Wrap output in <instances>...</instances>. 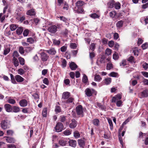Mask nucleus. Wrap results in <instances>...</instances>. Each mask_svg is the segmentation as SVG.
I'll return each mask as SVG.
<instances>
[{
    "label": "nucleus",
    "instance_id": "69168bd1",
    "mask_svg": "<svg viewBox=\"0 0 148 148\" xmlns=\"http://www.w3.org/2000/svg\"><path fill=\"white\" fill-rule=\"evenodd\" d=\"M117 74V73L114 72H112L109 74V75L111 77H116Z\"/></svg>",
    "mask_w": 148,
    "mask_h": 148
},
{
    "label": "nucleus",
    "instance_id": "09e8293b",
    "mask_svg": "<svg viewBox=\"0 0 148 148\" xmlns=\"http://www.w3.org/2000/svg\"><path fill=\"white\" fill-rule=\"evenodd\" d=\"M119 58L118 54L116 52H115L113 55V58L114 60H117Z\"/></svg>",
    "mask_w": 148,
    "mask_h": 148
},
{
    "label": "nucleus",
    "instance_id": "bf43d9fd",
    "mask_svg": "<svg viewBox=\"0 0 148 148\" xmlns=\"http://www.w3.org/2000/svg\"><path fill=\"white\" fill-rule=\"evenodd\" d=\"M33 97L35 100H37L39 99V96L36 93H35L32 95Z\"/></svg>",
    "mask_w": 148,
    "mask_h": 148
},
{
    "label": "nucleus",
    "instance_id": "6e6d98bb",
    "mask_svg": "<svg viewBox=\"0 0 148 148\" xmlns=\"http://www.w3.org/2000/svg\"><path fill=\"white\" fill-rule=\"evenodd\" d=\"M58 18H59L61 21H62L65 23H66L67 21V19L63 16H60V17H58Z\"/></svg>",
    "mask_w": 148,
    "mask_h": 148
},
{
    "label": "nucleus",
    "instance_id": "7c9ffc66",
    "mask_svg": "<svg viewBox=\"0 0 148 148\" xmlns=\"http://www.w3.org/2000/svg\"><path fill=\"white\" fill-rule=\"evenodd\" d=\"M82 80L83 82L84 83H86L88 82V79L87 77L84 74H83V77Z\"/></svg>",
    "mask_w": 148,
    "mask_h": 148
},
{
    "label": "nucleus",
    "instance_id": "13d9d810",
    "mask_svg": "<svg viewBox=\"0 0 148 148\" xmlns=\"http://www.w3.org/2000/svg\"><path fill=\"white\" fill-rule=\"evenodd\" d=\"M112 68V64L110 62L108 63L107 64V69L108 70H110Z\"/></svg>",
    "mask_w": 148,
    "mask_h": 148
},
{
    "label": "nucleus",
    "instance_id": "9d476101",
    "mask_svg": "<svg viewBox=\"0 0 148 148\" xmlns=\"http://www.w3.org/2000/svg\"><path fill=\"white\" fill-rule=\"evenodd\" d=\"M46 51L49 54L53 55L55 54L56 51L54 48H51L48 50H46Z\"/></svg>",
    "mask_w": 148,
    "mask_h": 148
},
{
    "label": "nucleus",
    "instance_id": "0eeeda50",
    "mask_svg": "<svg viewBox=\"0 0 148 148\" xmlns=\"http://www.w3.org/2000/svg\"><path fill=\"white\" fill-rule=\"evenodd\" d=\"M121 98L122 95L121 94H117L112 97V102H116V101L120 100Z\"/></svg>",
    "mask_w": 148,
    "mask_h": 148
},
{
    "label": "nucleus",
    "instance_id": "6e6552de",
    "mask_svg": "<svg viewBox=\"0 0 148 148\" xmlns=\"http://www.w3.org/2000/svg\"><path fill=\"white\" fill-rule=\"evenodd\" d=\"M41 57L42 61L45 62L48 60L49 56L45 53L42 52L41 53Z\"/></svg>",
    "mask_w": 148,
    "mask_h": 148
},
{
    "label": "nucleus",
    "instance_id": "c03bdc74",
    "mask_svg": "<svg viewBox=\"0 0 148 148\" xmlns=\"http://www.w3.org/2000/svg\"><path fill=\"white\" fill-rule=\"evenodd\" d=\"M18 51L19 52L22 54H23L24 53V48L22 46H20L19 47Z\"/></svg>",
    "mask_w": 148,
    "mask_h": 148
},
{
    "label": "nucleus",
    "instance_id": "79ce46f5",
    "mask_svg": "<svg viewBox=\"0 0 148 148\" xmlns=\"http://www.w3.org/2000/svg\"><path fill=\"white\" fill-rule=\"evenodd\" d=\"M71 133V131L70 130H66L63 132V134L66 136L70 135Z\"/></svg>",
    "mask_w": 148,
    "mask_h": 148
},
{
    "label": "nucleus",
    "instance_id": "c756f323",
    "mask_svg": "<svg viewBox=\"0 0 148 148\" xmlns=\"http://www.w3.org/2000/svg\"><path fill=\"white\" fill-rule=\"evenodd\" d=\"M107 120L110 127V129L111 130H112L113 129V125L112 121V120L109 118H108L107 119Z\"/></svg>",
    "mask_w": 148,
    "mask_h": 148
},
{
    "label": "nucleus",
    "instance_id": "a18cd8bd",
    "mask_svg": "<svg viewBox=\"0 0 148 148\" xmlns=\"http://www.w3.org/2000/svg\"><path fill=\"white\" fill-rule=\"evenodd\" d=\"M133 52L135 56H138V55L139 51L137 48H135L133 51Z\"/></svg>",
    "mask_w": 148,
    "mask_h": 148
},
{
    "label": "nucleus",
    "instance_id": "9b49d317",
    "mask_svg": "<svg viewBox=\"0 0 148 148\" xmlns=\"http://www.w3.org/2000/svg\"><path fill=\"white\" fill-rule=\"evenodd\" d=\"M20 106L22 107H25L27 105V101L25 99H22L19 102Z\"/></svg>",
    "mask_w": 148,
    "mask_h": 148
},
{
    "label": "nucleus",
    "instance_id": "a878e982",
    "mask_svg": "<svg viewBox=\"0 0 148 148\" xmlns=\"http://www.w3.org/2000/svg\"><path fill=\"white\" fill-rule=\"evenodd\" d=\"M18 26L16 24H12L10 25V27L11 31H13L15 30L17 27Z\"/></svg>",
    "mask_w": 148,
    "mask_h": 148
},
{
    "label": "nucleus",
    "instance_id": "6ab92c4d",
    "mask_svg": "<svg viewBox=\"0 0 148 148\" xmlns=\"http://www.w3.org/2000/svg\"><path fill=\"white\" fill-rule=\"evenodd\" d=\"M141 94L142 97H147L148 96V90H145L142 92Z\"/></svg>",
    "mask_w": 148,
    "mask_h": 148
},
{
    "label": "nucleus",
    "instance_id": "423d86ee",
    "mask_svg": "<svg viewBox=\"0 0 148 148\" xmlns=\"http://www.w3.org/2000/svg\"><path fill=\"white\" fill-rule=\"evenodd\" d=\"M95 92V90L92 89L87 88L85 90L86 94L88 97L91 96L92 94Z\"/></svg>",
    "mask_w": 148,
    "mask_h": 148
},
{
    "label": "nucleus",
    "instance_id": "4c0bfd02",
    "mask_svg": "<svg viewBox=\"0 0 148 148\" xmlns=\"http://www.w3.org/2000/svg\"><path fill=\"white\" fill-rule=\"evenodd\" d=\"M18 60L21 64L22 65L24 64L25 61L24 58L20 57L18 58Z\"/></svg>",
    "mask_w": 148,
    "mask_h": 148
},
{
    "label": "nucleus",
    "instance_id": "c85d7f7f",
    "mask_svg": "<svg viewBox=\"0 0 148 148\" xmlns=\"http://www.w3.org/2000/svg\"><path fill=\"white\" fill-rule=\"evenodd\" d=\"M108 7L110 8H113L114 5V1H112L108 3Z\"/></svg>",
    "mask_w": 148,
    "mask_h": 148
},
{
    "label": "nucleus",
    "instance_id": "f704fd0d",
    "mask_svg": "<svg viewBox=\"0 0 148 148\" xmlns=\"http://www.w3.org/2000/svg\"><path fill=\"white\" fill-rule=\"evenodd\" d=\"M23 30V29L22 27H18L16 30V33L20 35L22 33Z\"/></svg>",
    "mask_w": 148,
    "mask_h": 148
},
{
    "label": "nucleus",
    "instance_id": "0e129e2a",
    "mask_svg": "<svg viewBox=\"0 0 148 148\" xmlns=\"http://www.w3.org/2000/svg\"><path fill=\"white\" fill-rule=\"evenodd\" d=\"M14 132L12 130H9L7 131V133L8 135L11 136L12 135Z\"/></svg>",
    "mask_w": 148,
    "mask_h": 148
},
{
    "label": "nucleus",
    "instance_id": "4be33fe9",
    "mask_svg": "<svg viewBox=\"0 0 148 148\" xmlns=\"http://www.w3.org/2000/svg\"><path fill=\"white\" fill-rule=\"evenodd\" d=\"M112 81L111 79L110 78H105L104 80V83L106 85L110 84Z\"/></svg>",
    "mask_w": 148,
    "mask_h": 148
},
{
    "label": "nucleus",
    "instance_id": "de8ad7c7",
    "mask_svg": "<svg viewBox=\"0 0 148 148\" xmlns=\"http://www.w3.org/2000/svg\"><path fill=\"white\" fill-rule=\"evenodd\" d=\"M128 60L132 63H135V62L134 60V57L132 56H130L129 58H128Z\"/></svg>",
    "mask_w": 148,
    "mask_h": 148
},
{
    "label": "nucleus",
    "instance_id": "37998d69",
    "mask_svg": "<svg viewBox=\"0 0 148 148\" xmlns=\"http://www.w3.org/2000/svg\"><path fill=\"white\" fill-rule=\"evenodd\" d=\"M116 14V13L115 11H112L110 13V16L112 18L114 17Z\"/></svg>",
    "mask_w": 148,
    "mask_h": 148
},
{
    "label": "nucleus",
    "instance_id": "f8f14e48",
    "mask_svg": "<svg viewBox=\"0 0 148 148\" xmlns=\"http://www.w3.org/2000/svg\"><path fill=\"white\" fill-rule=\"evenodd\" d=\"M78 142L79 145L80 147L84 148L85 146V143L84 141V139H78Z\"/></svg>",
    "mask_w": 148,
    "mask_h": 148
},
{
    "label": "nucleus",
    "instance_id": "ea45409f",
    "mask_svg": "<svg viewBox=\"0 0 148 148\" xmlns=\"http://www.w3.org/2000/svg\"><path fill=\"white\" fill-rule=\"evenodd\" d=\"M42 115L43 117H46L47 115V109L44 108L43 109L42 111Z\"/></svg>",
    "mask_w": 148,
    "mask_h": 148
},
{
    "label": "nucleus",
    "instance_id": "2eb2a0df",
    "mask_svg": "<svg viewBox=\"0 0 148 148\" xmlns=\"http://www.w3.org/2000/svg\"><path fill=\"white\" fill-rule=\"evenodd\" d=\"M4 138L6 140L7 142L9 143H13L15 141L14 139L11 137H5Z\"/></svg>",
    "mask_w": 148,
    "mask_h": 148
},
{
    "label": "nucleus",
    "instance_id": "bb28decb",
    "mask_svg": "<svg viewBox=\"0 0 148 148\" xmlns=\"http://www.w3.org/2000/svg\"><path fill=\"white\" fill-rule=\"evenodd\" d=\"M89 16L91 17L94 19L99 18L100 16L99 15L97 14L96 13L91 14Z\"/></svg>",
    "mask_w": 148,
    "mask_h": 148
},
{
    "label": "nucleus",
    "instance_id": "2f4dec72",
    "mask_svg": "<svg viewBox=\"0 0 148 148\" xmlns=\"http://www.w3.org/2000/svg\"><path fill=\"white\" fill-rule=\"evenodd\" d=\"M93 123L94 125L96 126H98L99 124V120L97 119H95L93 120Z\"/></svg>",
    "mask_w": 148,
    "mask_h": 148
},
{
    "label": "nucleus",
    "instance_id": "338daca9",
    "mask_svg": "<svg viewBox=\"0 0 148 148\" xmlns=\"http://www.w3.org/2000/svg\"><path fill=\"white\" fill-rule=\"evenodd\" d=\"M114 42L113 41L111 40L109 42L108 45L110 47H112L114 45Z\"/></svg>",
    "mask_w": 148,
    "mask_h": 148
},
{
    "label": "nucleus",
    "instance_id": "8fccbe9b",
    "mask_svg": "<svg viewBox=\"0 0 148 148\" xmlns=\"http://www.w3.org/2000/svg\"><path fill=\"white\" fill-rule=\"evenodd\" d=\"M11 78L12 82L14 84H16V82L15 81V78H14L13 75L12 74L10 75Z\"/></svg>",
    "mask_w": 148,
    "mask_h": 148
},
{
    "label": "nucleus",
    "instance_id": "f3484780",
    "mask_svg": "<svg viewBox=\"0 0 148 148\" xmlns=\"http://www.w3.org/2000/svg\"><path fill=\"white\" fill-rule=\"evenodd\" d=\"M120 65L122 67L126 68L128 66V64L126 63V61L125 60H123L122 62L120 63Z\"/></svg>",
    "mask_w": 148,
    "mask_h": 148
},
{
    "label": "nucleus",
    "instance_id": "20e7f679",
    "mask_svg": "<svg viewBox=\"0 0 148 148\" xmlns=\"http://www.w3.org/2000/svg\"><path fill=\"white\" fill-rule=\"evenodd\" d=\"M63 128V125L62 123L60 122L58 123L56 125L55 129L57 132H59L62 131Z\"/></svg>",
    "mask_w": 148,
    "mask_h": 148
},
{
    "label": "nucleus",
    "instance_id": "58836bf2",
    "mask_svg": "<svg viewBox=\"0 0 148 148\" xmlns=\"http://www.w3.org/2000/svg\"><path fill=\"white\" fill-rule=\"evenodd\" d=\"M114 7L117 10L121 8V4L119 2L114 3Z\"/></svg>",
    "mask_w": 148,
    "mask_h": 148
},
{
    "label": "nucleus",
    "instance_id": "dca6fc26",
    "mask_svg": "<svg viewBox=\"0 0 148 148\" xmlns=\"http://www.w3.org/2000/svg\"><path fill=\"white\" fill-rule=\"evenodd\" d=\"M10 51V48L7 46H5L4 49L3 54L4 55L7 54Z\"/></svg>",
    "mask_w": 148,
    "mask_h": 148
},
{
    "label": "nucleus",
    "instance_id": "680f3d73",
    "mask_svg": "<svg viewBox=\"0 0 148 148\" xmlns=\"http://www.w3.org/2000/svg\"><path fill=\"white\" fill-rule=\"evenodd\" d=\"M80 136V134L77 131L75 132V138H78Z\"/></svg>",
    "mask_w": 148,
    "mask_h": 148
},
{
    "label": "nucleus",
    "instance_id": "72a5a7b5",
    "mask_svg": "<svg viewBox=\"0 0 148 148\" xmlns=\"http://www.w3.org/2000/svg\"><path fill=\"white\" fill-rule=\"evenodd\" d=\"M97 63L101 64L104 63H105V58H99L97 61Z\"/></svg>",
    "mask_w": 148,
    "mask_h": 148
},
{
    "label": "nucleus",
    "instance_id": "f257e3e1",
    "mask_svg": "<svg viewBox=\"0 0 148 148\" xmlns=\"http://www.w3.org/2000/svg\"><path fill=\"white\" fill-rule=\"evenodd\" d=\"M84 2L82 1L79 0L75 3L76 12L78 13H83L84 12V9L81 7L84 4Z\"/></svg>",
    "mask_w": 148,
    "mask_h": 148
},
{
    "label": "nucleus",
    "instance_id": "39448f33",
    "mask_svg": "<svg viewBox=\"0 0 148 148\" xmlns=\"http://www.w3.org/2000/svg\"><path fill=\"white\" fill-rule=\"evenodd\" d=\"M57 26L55 25H53L49 27L48 30L49 32L52 33H54L57 31Z\"/></svg>",
    "mask_w": 148,
    "mask_h": 148
},
{
    "label": "nucleus",
    "instance_id": "052dcab7",
    "mask_svg": "<svg viewBox=\"0 0 148 148\" xmlns=\"http://www.w3.org/2000/svg\"><path fill=\"white\" fill-rule=\"evenodd\" d=\"M29 33V31L28 29H26L23 32V36H27L28 35Z\"/></svg>",
    "mask_w": 148,
    "mask_h": 148
},
{
    "label": "nucleus",
    "instance_id": "5701e85b",
    "mask_svg": "<svg viewBox=\"0 0 148 148\" xmlns=\"http://www.w3.org/2000/svg\"><path fill=\"white\" fill-rule=\"evenodd\" d=\"M20 110V108L18 107L14 106L12 108V112H13L17 113L19 112Z\"/></svg>",
    "mask_w": 148,
    "mask_h": 148
},
{
    "label": "nucleus",
    "instance_id": "e2e57ef3",
    "mask_svg": "<svg viewBox=\"0 0 148 148\" xmlns=\"http://www.w3.org/2000/svg\"><path fill=\"white\" fill-rule=\"evenodd\" d=\"M19 56V54L17 51H14L13 53V58L18 57Z\"/></svg>",
    "mask_w": 148,
    "mask_h": 148
},
{
    "label": "nucleus",
    "instance_id": "cd10ccee",
    "mask_svg": "<svg viewBox=\"0 0 148 148\" xmlns=\"http://www.w3.org/2000/svg\"><path fill=\"white\" fill-rule=\"evenodd\" d=\"M27 41L30 44H31L34 43L35 42V40L33 38L30 37L27 38Z\"/></svg>",
    "mask_w": 148,
    "mask_h": 148
},
{
    "label": "nucleus",
    "instance_id": "4d7b16f0",
    "mask_svg": "<svg viewBox=\"0 0 148 148\" xmlns=\"http://www.w3.org/2000/svg\"><path fill=\"white\" fill-rule=\"evenodd\" d=\"M95 44L94 43H92L90 46V49L91 50L93 51L95 49Z\"/></svg>",
    "mask_w": 148,
    "mask_h": 148
},
{
    "label": "nucleus",
    "instance_id": "49530a36",
    "mask_svg": "<svg viewBox=\"0 0 148 148\" xmlns=\"http://www.w3.org/2000/svg\"><path fill=\"white\" fill-rule=\"evenodd\" d=\"M111 53L112 50L109 48L107 49L105 51L106 54L108 56L110 55Z\"/></svg>",
    "mask_w": 148,
    "mask_h": 148
},
{
    "label": "nucleus",
    "instance_id": "b1692460",
    "mask_svg": "<svg viewBox=\"0 0 148 148\" xmlns=\"http://www.w3.org/2000/svg\"><path fill=\"white\" fill-rule=\"evenodd\" d=\"M13 62L15 67H17L18 66L19 63L18 60L16 58H13Z\"/></svg>",
    "mask_w": 148,
    "mask_h": 148
},
{
    "label": "nucleus",
    "instance_id": "ddd939ff",
    "mask_svg": "<svg viewBox=\"0 0 148 148\" xmlns=\"http://www.w3.org/2000/svg\"><path fill=\"white\" fill-rule=\"evenodd\" d=\"M15 80L18 82H23L24 80V78L21 76L20 75H17L15 76Z\"/></svg>",
    "mask_w": 148,
    "mask_h": 148
},
{
    "label": "nucleus",
    "instance_id": "f03ea898",
    "mask_svg": "<svg viewBox=\"0 0 148 148\" xmlns=\"http://www.w3.org/2000/svg\"><path fill=\"white\" fill-rule=\"evenodd\" d=\"M1 128L4 130L10 127L9 122L7 120H3L1 123Z\"/></svg>",
    "mask_w": 148,
    "mask_h": 148
},
{
    "label": "nucleus",
    "instance_id": "412c9836",
    "mask_svg": "<svg viewBox=\"0 0 148 148\" xmlns=\"http://www.w3.org/2000/svg\"><path fill=\"white\" fill-rule=\"evenodd\" d=\"M102 79L100 76L97 74H96L95 76L94 80L96 82H100Z\"/></svg>",
    "mask_w": 148,
    "mask_h": 148
},
{
    "label": "nucleus",
    "instance_id": "3c124183",
    "mask_svg": "<svg viewBox=\"0 0 148 148\" xmlns=\"http://www.w3.org/2000/svg\"><path fill=\"white\" fill-rule=\"evenodd\" d=\"M141 47L143 49H147L148 47V43L146 42L143 44Z\"/></svg>",
    "mask_w": 148,
    "mask_h": 148
},
{
    "label": "nucleus",
    "instance_id": "e433bc0d",
    "mask_svg": "<svg viewBox=\"0 0 148 148\" xmlns=\"http://www.w3.org/2000/svg\"><path fill=\"white\" fill-rule=\"evenodd\" d=\"M140 21L143 23L145 25L148 24V18L146 17L143 20L142 19L140 20Z\"/></svg>",
    "mask_w": 148,
    "mask_h": 148
},
{
    "label": "nucleus",
    "instance_id": "864d4df0",
    "mask_svg": "<svg viewBox=\"0 0 148 148\" xmlns=\"http://www.w3.org/2000/svg\"><path fill=\"white\" fill-rule=\"evenodd\" d=\"M142 66L143 68L145 70H146L148 69V64L146 62H144Z\"/></svg>",
    "mask_w": 148,
    "mask_h": 148
},
{
    "label": "nucleus",
    "instance_id": "a211bd4d",
    "mask_svg": "<svg viewBox=\"0 0 148 148\" xmlns=\"http://www.w3.org/2000/svg\"><path fill=\"white\" fill-rule=\"evenodd\" d=\"M24 70L22 68L19 69L17 71L18 73L21 75H23L26 72L25 68L24 69Z\"/></svg>",
    "mask_w": 148,
    "mask_h": 148
},
{
    "label": "nucleus",
    "instance_id": "1a4fd4ad",
    "mask_svg": "<svg viewBox=\"0 0 148 148\" xmlns=\"http://www.w3.org/2000/svg\"><path fill=\"white\" fill-rule=\"evenodd\" d=\"M4 108L6 112H12V107L9 104H6L4 105Z\"/></svg>",
    "mask_w": 148,
    "mask_h": 148
},
{
    "label": "nucleus",
    "instance_id": "aec40b11",
    "mask_svg": "<svg viewBox=\"0 0 148 148\" xmlns=\"http://www.w3.org/2000/svg\"><path fill=\"white\" fill-rule=\"evenodd\" d=\"M26 14L30 16L34 15L35 14V12L34 9H31L28 11Z\"/></svg>",
    "mask_w": 148,
    "mask_h": 148
},
{
    "label": "nucleus",
    "instance_id": "5fc2aeb1",
    "mask_svg": "<svg viewBox=\"0 0 148 148\" xmlns=\"http://www.w3.org/2000/svg\"><path fill=\"white\" fill-rule=\"evenodd\" d=\"M8 101V103L12 104H14L16 103L15 101L12 99H9Z\"/></svg>",
    "mask_w": 148,
    "mask_h": 148
},
{
    "label": "nucleus",
    "instance_id": "4468645a",
    "mask_svg": "<svg viewBox=\"0 0 148 148\" xmlns=\"http://www.w3.org/2000/svg\"><path fill=\"white\" fill-rule=\"evenodd\" d=\"M70 96V93L68 92H64L62 94V99H68Z\"/></svg>",
    "mask_w": 148,
    "mask_h": 148
},
{
    "label": "nucleus",
    "instance_id": "a19ab883",
    "mask_svg": "<svg viewBox=\"0 0 148 148\" xmlns=\"http://www.w3.org/2000/svg\"><path fill=\"white\" fill-rule=\"evenodd\" d=\"M67 64V62L66 60L64 59L62 61L61 66L62 68H64L66 66Z\"/></svg>",
    "mask_w": 148,
    "mask_h": 148
},
{
    "label": "nucleus",
    "instance_id": "774afa93",
    "mask_svg": "<svg viewBox=\"0 0 148 148\" xmlns=\"http://www.w3.org/2000/svg\"><path fill=\"white\" fill-rule=\"evenodd\" d=\"M116 105L117 106L119 107L122 105V102L121 100L116 101Z\"/></svg>",
    "mask_w": 148,
    "mask_h": 148
},
{
    "label": "nucleus",
    "instance_id": "393cba45",
    "mask_svg": "<svg viewBox=\"0 0 148 148\" xmlns=\"http://www.w3.org/2000/svg\"><path fill=\"white\" fill-rule=\"evenodd\" d=\"M123 22L122 21H118L116 23V26L117 27L120 28L123 26Z\"/></svg>",
    "mask_w": 148,
    "mask_h": 148
},
{
    "label": "nucleus",
    "instance_id": "7ed1b4c3",
    "mask_svg": "<svg viewBox=\"0 0 148 148\" xmlns=\"http://www.w3.org/2000/svg\"><path fill=\"white\" fill-rule=\"evenodd\" d=\"M76 112L78 115H81L83 116V108L82 106L79 105L76 108Z\"/></svg>",
    "mask_w": 148,
    "mask_h": 148
},
{
    "label": "nucleus",
    "instance_id": "473e14b6",
    "mask_svg": "<svg viewBox=\"0 0 148 148\" xmlns=\"http://www.w3.org/2000/svg\"><path fill=\"white\" fill-rule=\"evenodd\" d=\"M59 144L61 146H64L66 144V141L65 140H61L59 141Z\"/></svg>",
    "mask_w": 148,
    "mask_h": 148
},
{
    "label": "nucleus",
    "instance_id": "603ef678",
    "mask_svg": "<svg viewBox=\"0 0 148 148\" xmlns=\"http://www.w3.org/2000/svg\"><path fill=\"white\" fill-rule=\"evenodd\" d=\"M43 83L47 85H48L49 82L48 78H45L43 80Z\"/></svg>",
    "mask_w": 148,
    "mask_h": 148
},
{
    "label": "nucleus",
    "instance_id": "c9c22d12",
    "mask_svg": "<svg viewBox=\"0 0 148 148\" xmlns=\"http://www.w3.org/2000/svg\"><path fill=\"white\" fill-rule=\"evenodd\" d=\"M97 106L102 110H105L106 109V107L102 105L100 103L98 102L97 103Z\"/></svg>",
    "mask_w": 148,
    "mask_h": 148
}]
</instances>
